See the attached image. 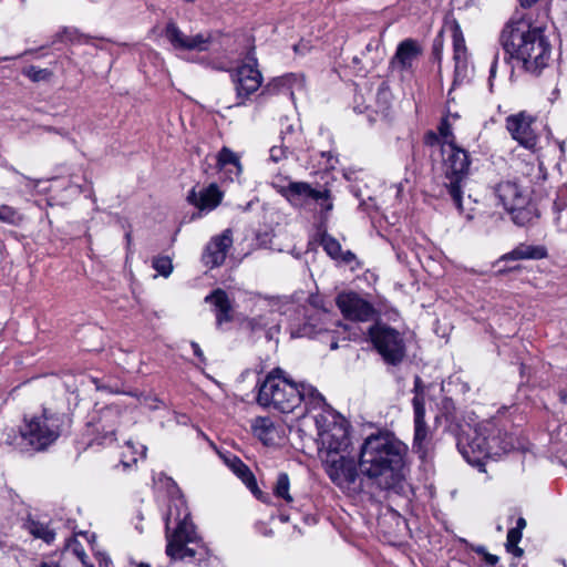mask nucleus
Returning <instances> with one entry per match:
<instances>
[{"instance_id":"nucleus-1","label":"nucleus","mask_w":567,"mask_h":567,"mask_svg":"<svg viewBox=\"0 0 567 567\" xmlns=\"http://www.w3.org/2000/svg\"><path fill=\"white\" fill-rule=\"evenodd\" d=\"M499 43L505 61L511 60L527 73L538 75L548 65L551 45L545 34V25L516 13L503 28Z\"/></svg>"},{"instance_id":"nucleus-2","label":"nucleus","mask_w":567,"mask_h":567,"mask_svg":"<svg viewBox=\"0 0 567 567\" xmlns=\"http://www.w3.org/2000/svg\"><path fill=\"white\" fill-rule=\"evenodd\" d=\"M456 446L468 464L485 472V460L507 453L515 444L513 436L501 429L494 420H486L474 425H461Z\"/></svg>"},{"instance_id":"nucleus-3","label":"nucleus","mask_w":567,"mask_h":567,"mask_svg":"<svg viewBox=\"0 0 567 567\" xmlns=\"http://www.w3.org/2000/svg\"><path fill=\"white\" fill-rule=\"evenodd\" d=\"M176 515L174 508L169 507L165 517V532H166V555L172 560L177 559H196L198 566L209 556V549L205 545L198 548L188 547V544L197 543V534L194 524L189 519L187 508H184L182 516L178 505L175 504Z\"/></svg>"},{"instance_id":"nucleus-4","label":"nucleus","mask_w":567,"mask_h":567,"mask_svg":"<svg viewBox=\"0 0 567 567\" xmlns=\"http://www.w3.org/2000/svg\"><path fill=\"white\" fill-rule=\"evenodd\" d=\"M359 470L380 489H390V433L380 432L368 436L360 447Z\"/></svg>"},{"instance_id":"nucleus-5","label":"nucleus","mask_w":567,"mask_h":567,"mask_svg":"<svg viewBox=\"0 0 567 567\" xmlns=\"http://www.w3.org/2000/svg\"><path fill=\"white\" fill-rule=\"evenodd\" d=\"M301 402L300 383L290 380L280 368L271 370L258 383L257 403L262 408L291 413Z\"/></svg>"},{"instance_id":"nucleus-6","label":"nucleus","mask_w":567,"mask_h":567,"mask_svg":"<svg viewBox=\"0 0 567 567\" xmlns=\"http://www.w3.org/2000/svg\"><path fill=\"white\" fill-rule=\"evenodd\" d=\"M69 424L70 419L64 413L43 409L40 415L24 417L20 436L33 451L42 452L61 436Z\"/></svg>"},{"instance_id":"nucleus-7","label":"nucleus","mask_w":567,"mask_h":567,"mask_svg":"<svg viewBox=\"0 0 567 567\" xmlns=\"http://www.w3.org/2000/svg\"><path fill=\"white\" fill-rule=\"evenodd\" d=\"M315 423L319 452L326 451L327 457H331L348 449L350 445L349 424L341 414L329 410L317 414Z\"/></svg>"},{"instance_id":"nucleus-8","label":"nucleus","mask_w":567,"mask_h":567,"mask_svg":"<svg viewBox=\"0 0 567 567\" xmlns=\"http://www.w3.org/2000/svg\"><path fill=\"white\" fill-rule=\"evenodd\" d=\"M442 150L446 155L444 159L446 179L444 187L455 207L462 213V194L470 169V155L465 150L456 146L453 141L443 146Z\"/></svg>"},{"instance_id":"nucleus-9","label":"nucleus","mask_w":567,"mask_h":567,"mask_svg":"<svg viewBox=\"0 0 567 567\" xmlns=\"http://www.w3.org/2000/svg\"><path fill=\"white\" fill-rule=\"evenodd\" d=\"M324 463L328 476L340 488L352 493H360L363 489V478L358 472L359 465L354 458L333 455L326 457Z\"/></svg>"},{"instance_id":"nucleus-10","label":"nucleus","mask_w":567,"mask_h":567,"mask_svg":"<svg viewBox=\"0 0 567 567\" xmlns=\"http://www.w3.org/2000/svg\"><path fill=\"white\" fill-rule=\"evenodd\" d=\"M231 80L235 84L236 96L239 100L237 105L244 104L262 84V75L258 70V60L255 47L246 54V62L231 71Z\"/></svg>"},{"instance_id":"nucleus-11","label":"nucleus","mask_w":567,"mask_h":567,"mask_svg":"<svg viewBox=\"0 0 567 567\" xmlns=\"http://www.w3.org/2000/svg\"><path fill=\"white\" fill-rule=\"evenodd\" d=\"M413 405V451L424 458L427 453V445L431 440L430 426L425 422V401L423 393L422 380L415 377Z\"/></svg>"},{"instance_id":"nucleus-12","label":"nucleus","mask_w":567,"mask_h":567,"mask_svg":"<svg viewBox=\"0 0 567 567\" xmlns=\"http://www.w3.org/2000/svg\"><path fill=\"white\" fill-rule=\"evenodd\" d=\"M409 446L392 434V492L408 496L412 491L408 482L410 474Z\"/></svg>"},{"instance_id":"nucleus-13","label":"nucleus","mask_w":567,"mask_h":567,"mask_svg":"<svg viewBox=\"0 0 567 567\" xmlns=\"http://www.w3.org/2000/svg\"><path fill=\"white\" fill-rule=\"evenodd\" d=\"M164 37L175 50L179 51H206L212 42V33L185 34L178 25L169 21L164 29Z\"/></svg>"},{"instance_id":"nucleus-14","label":"nucleus","mask_w":567,"mask_h":567,"mask_svg":"<svg viewBox=\"0 0 567 567\" xmlns=\"http://www.w3.org/2000/svg\"><path fill=\"white\" fill-rule=\"evenodd\" d=\"M506 130L519 145L532 150L537 144V133L533 127L534 117L525 111L506 117Z\"/></svg>"},{"instance_id":"nucleus-15","label":"nucleus","mask_w":567,"mask_h":567,"mask_svg":"<svg viewBox=\"0 0 567 567\" xmlns=\"http://www.w3.org/2000/svg\"><path fill=\"white\" fill-rule=\"evenodd\" d=\"M423 49L415 39L408 38L398 44L394 56H392V69L411 75L414 64L422 55Z\"/></svg>"},{"instance_id":"nucleus-16","label":"nucleus","mask_w":567,"mask_h":567,"mask_svg":"<svg viewBox=\"0 0 567 567\" xmlns=\"http://www.w3.org/2000/svg\"><path fill=\"white\" fill-rule=\"evenodd\" d=\"M337 306L350 320L367 321L373 315V307L355 292H344L337 297Z\"/></svg>"},{"instance_id":"nucleus-17","label":"nucleus","mask_w":567,"mask_h":567,"mask_svg":"<svg viewBox=\"0 0 567 567\" xmlns=\"http://www.w3.org/2000/svg\"><path fill=\"white\" fill-rule=\"evenodd\" d=\"M231 245L233 236L230 229H225L220 235L213 237L203 254L204 264L210 268L223 265Z\"/></svg>"},{"instance_id":"nucleus-18","label":"nucleus","mask_w":567,"mask_h":567,"mask_svg":"<svg viewBox=\"0 0 567 567\" xmlns=\"http://www.w3.org/2000/svg\"><path fill=\"white\" fill-rule=\"evenodd\" d=\"M276 190L295 208L305 207L317 195V189L307 182H292L287 185H274Z\"/></svg>"},{"instance_id":"nucleus-19","label":"nucleus","mask_w":567,"mask_h":567,"mask_svg":"<svg viewBox=\"0 0 567 567\" xmlns=\"http://www.w3.org/2000/svg\"><path fill=\"white\" fill-rule=\"evenodd\" d=\"M204 301L212 305L217 328H220L224 323H228L234 320L233 305L224 289H214L205 297Z\"/></svg>"},{"instance_id":"nucleus-20","label":"nucleus","mask_w":567,"mask_h":567,"mask_svg":"<svg viewBox=\"0 0 567 567\" xmlns=\"http://www.w3.org/2000/svg\"><path fill=\"white\" fill-rule=\"evenodd\" d=\"M496 195L506 210H515L527 204V196L513 182H502L496 187Z\"/></svg>"},{"instance_id":"nucleus-21","label":"nucleus","mask_w":567,"mask_h":567,"mask_svg":"<svg viewBox=\"0 0 567 567\" xmlns=\"http://www.w3.org/2000/svg\"><path fill=\"white\" fill-rule=\"evenodd\" d=\"M415 346V334L412 330L400 331L398 328H392V365L402 362Z\"/></svg>"},{"instance_id":"nucleus-22","label":"nucleus","mask_w":567,"mask_h":567,"mask_svg":"<svg viewBox=\"0 0 567 567\" xmlns=\"http://www.w3.org/2000/svg\"><path fill=\"white\" fill-rule=\"evenodd\" d=\"M368 336L372 347L390 364V327L377 321L368 329Z\"/></svg>"},{"instance_id":"nucleus-23","label":"nucleus","mask_w":567,"mask_h":567,"mask_svg":"<svg viewBox=\"0 0 567 567\" xmlns=\"http://www.w3.org/2000/svg\"><path fill=\"white\" fill-rule=\"evenodd\" d=\"M221 200V193L216 184H210L199 193L193 188L187 195V202L199 209H214Z\"/></svg>"},{"instance_id":"nucleus-24","label":"nucleus","mask_w":567,"mask_h":567,"mask_svg":"<svg viewBox=\"0 0 567 567\" xmlns=\"http://www.w3.org/2000/svg\"><path fill=\"white\" fill-rule=\"evenodd\" d=\"M326 330L319 311L316 310L311 313L306 311L303 323L291 328L290 334L291 338H313Z\"/></svg>"},{"instance_id":"nucleus-25","label":"nucleus","mask_w":567,"mask_h":567,"mask_svg":"<svg viewBox=\"0 0 567 567\" xmlns=\"http://www.w3.org/2000/svg\"><path fill=\"white\" fill-rule=\"evenodd\" d=\"M547 257V249L544 246H535L527 244H519L512 251L504 254L497 260V264L501 261H509V260H526L533 259L538 260Z\"/></svg>"},{"instance_id":"nucleus-26","label":"nucleus","mask_w":567,"mask_h":567,"mask_svg":"<svg viewBox=\"0 0 567 567\" xmlns=\"http://www.w3.org/2000/svg\"><path fill=\"white\" fill-rule=\"evenodd\" d=\"M231 471L241 480L247 488L258 498L261 499L262 492L258 488L256 477L250 468L238 457L234 456L229 462Z\"/></svg>"},{"instance_id":"nucleus-27","label":"nucleus","mask_w":567,"mask_h":567,"mask_svg":"<svg viewBox=\"0 0 567 567\" xmlns=\"http://www.w3.org/2000/svg\"><path fill=\"white\" fill-rule=\"evenodd\" d=\"M300 394H302V402H305L307 410L309 408L321 409V413L333 410L330 405L327 404L323 395L311 385L300 383Z\"/></svg>"},{"instance_id":"nucleus-28","label":"nucleus","mask_w":567,"mask_h":567,"mask_svg":"<svg viewBox=\"0 0 567 567\" xmlns=\"http://www.w3.org/2000/svg\"><path fill=\"white\" fill-rule=\"evenodd\" d=\"M217 167L219 169L228 168L229 173L235 176H239L241 173L239 156L226 146L217 155Z\"/></svg>"},{"instance_id":"nucleus-29","label":"nucleus","mask_w":567,"mask_h":567,"mask_svg":"<svg viewBox=\"0 0 567 567\" xmlns=\"http://www.w3.org/2000/svg\"><path fill=\"white\" fill-rule=\"evenodd\" d=\"M317 241L330 258L336 260L338 259V256H341L340 243L333 236L327 233V229L323 227V225L318 227Z\"/></svg>"},{"instance_id":"nucleus-30","label":"nucleus","mask_w":567,"mask_h":567,"mask_svg":"<svg viewBox=\"0 0 567 567\" xmlns=\"http://www.w3.org/2000/svg\"><path fill=\"white\" fill-rule=\"evenodd\" d=\"M27 530L35 538L42 539L47 544H52L55 538V532L48 524L41 523L33 518L25 522Z\"/></svg>"},{"instance_id":"nucleus-31","label":"nucleus","mask_w":567,"mask_h":567,"mask_svg":"<svg viewBox=\"0 0 567 567\" xmlns=\"http://www.w3.org/2000/svg\"><path fill=\"white\" fill-rule=\"evenodd\" d=\"M92 39H93L92 37L80 32V30L76 28L64 27V28H62V30L60 32H58L54 35V38L52 40V44H55L58 42H63L64 40H66L71 43L89 44Z\"/></svg>"},{"instance_id":"nucleus-32","label":"nucleus","mask_w":567,"mask_h":567,"mask_svg":"<svg viewBox=\"0 0 567 567\" xmlns=\"http://www.w3.org/2000/svg\"><path fill=\"white\" fill-rule=\"evenodd\" d=\"M275 430L274 422L267 416H257L251 421V431L264 443L271 440Z\"/></svg>"},{"instance_id":"nucleus-33","label":"nucleus","mask_w":567,"mask_h":567,"mask_svg":"<svg viewBox=\"0 0 567 567\" xmlns=\"http://www.w3.org/2000/svg\"><path fill=\"white\" fill-rule=\"evenodd\" d=\"M389 95H390V92H389L388 83L385 81H383L377 92L378 109L375 110V114L381 115L382 121H384L385 123H388V116H389V111H390Z\"/></svg>"},{"instance_id":"nucleus-34","label":"nucleus","mask_w":567,"mask_h":567,"mask_svg":"<svg viewBox=\"0 0 567 567\" xmlns=\"http://www.w3.org/2000/svg\"><path fill=\"white\" fill-rule=\"evenodd\" d=\"M290 488V480L287 473L281 472L278 474L275 486L274 494L277 498L284 499L287 504L292 503L293 498L289 493Z\"/></svg>"},{"instance_id":"nucleus-35","label":"nucleus","mask_w":567,"mask_h":567,"mask_svg":"<svg viewBox=\"0 0 567 567\" xmlns=\"http://www.w3.org/2000/svg\"><path fill=\"white\" fill-rule=\"evenodd\" d=\"M312 202L317 203L321 209L322 223L328 218V214L333 209L332 196L329 189L318 190Z\"/></svg>"},{"instance_id":"nucleus-36","label":"nucleus","mask_w":567,"mask_h":567,"mask_svg":"<svg viewBox=\"0 0 567 567\" xmlns=\"http://www.w3.org/2000/svg\"><path fill=\"white\" fill-rule=\"evenodd\" d=\"M275 315L274 311H269L268 313L260 315L254 318H248L246 320V326L251 332H256L259 330L267 329L272 317Z\"/></svg>"},{"instance_id":"nucleus-37","label":"nucleus","mask_w":567,"mask_h":567,"mask_svg":"<svg viewBox=\"0 0 567 567\" xmlns=\"http://www.w3.org/2000/svg\"><path fill=\"white\" fill-rule=\"evenodd\" d=\"M522 539V532L518 529L511 528L507 533L506 538V549L507 551L514 554L517 557H520L523 555V549L519 548L517 545Z\"/></svg>"},{"instance_id":"nucleus-38","label":"nucleus","mask_w":567,"mask_h":567,"mask_svg":"<svg viewBox=\"0 0 567 567\" xmlns=\"http://www.w3.org/2000/svg\"><path fill=\"white\" fill-rule=\"evenodd\" d=\"M508 212L512 214L513 221L518 226H525L536 217L532 208L526 207V205L522 208Z\"/></svg>"},{"instance_id":"nucleus-39","label":"nucleus","mask_w":567,"mask_h":567,"mask_svg":"<svg viewBox=\"0 0 567 567\" xmlns=\"http://www.w3.org/2000/svg\"><path fill=\"white\" fill-rule=\"evenodd\" d=\"M152 267L163 277L167 278L173 271L172 259L167 256H157L152 260Z\"/></svg>"},{"instance_id":"nucleus-40","label":"nucleus","mask_w":567,"mask_h":567,"mask_svg":"<svg viewBox=\"0 0 567 567\" xmlns=\"http://www.w3.org/2000/svg\"><path fill=\"white\" fill-rule=\"evenodd\" d=\"M295 148V145H290L284 141H281V144L274 145L270 148V159L275 163H278L279 161L287 158L289 154H292V151Z\"/></svg>"},{"instance_id":"nucleus-41","label":"nucleus","mask_w":567,"mask_h":567,"mask_svg":"<svg viewBox=\"0 0 567 567\" xmlns=\"http://www.w3.org/2000/svg\"><path fill=\"white\" fill-rule=\"evenodd\" d=\"M23 74L32 82L48 81L52 76V72L49 69H40L34 65L24 69Z\"/></svg>"},{"instance_id":"nucleus-42","label":"nucleus","mask_w":567,"mask_h":567,"mask_svg":"<svg viewBox=\"0 0 567 567\" xmlns=\"http://www.w3.org/2000/svg\"><path fill=\"white\" fill-rule=\"evenodd\" d=\"M20 220L21 216L13 207L8 205L0 206V221L17 225Z\"/></svg>"},{"instance_id":"nucleus-43","label":"nucleus","mask_w":567,"mask_h":567,"mask_svg":"<svg viewBox=\"0 0 567 567\" xmlns=\"http://www.w3.org/2000/svg\"><path fill=\"white\" fill-rule=\"evenodd\" d=\"M454 60L456 62V69H458L461 64L465 65L466 48L462 37H454Z\"/></svg>"},{"instance_id":"nucleus-44","label":"nucleus","mask_w":567,"mask_h":567,"mask_svg":"<svg viewBox=\"0 0 567 567\" xmlns=\"http://www.w3.org/2000/svg\"><path fill=\"white\" fill-rule=\"evenodd\" d=\"M439 133L441 135V137L444 140V145L443 146H446L447 143H450L451 141H447V138H453V133H452V127H451V124L449 123L447 118H443L440 123V126H439Z\"/></svg>"},{"instance_id":"nucleus-45","label":"nucleus","mask_w":567,"mask_h":567,"mask_svg":"<svg viewBox=\"0 0 567 567\" xmlns=\"http://www.w3.org/2000/svg\"><path fill=\"white\" fill-rule=\"evenodd\" d=\"M296 135V130L292 124H287L282 127L280 133V140L293 145V136Z\"/></svg>"},{"instance_id":"nucleus-46","label":"nucleus","mask_w":567,"mask_h":567,"mask_svg":"<svg viewBox=\"0 0 567 567\" xmlns=\"http://www.w3.org/2000/svg\"><path fill=\"white\" fill-rule=\"evenodd\" d=\"M298 76L296 74H288L281 78H277L274 80V86L277 89L289 87L291 85V81H297Z\"/></svg>"},{"instance_id":"nucleus-47","label":"nucleus","mask_w":567,"mask_h":567,"mask_svg":"<svg viewBox=\"0 0 567 567\" xmlns=\"http://www.w3.org/2000/svg\"><path fill=\"white\" fill-rule=\"evenodd\" d=\"M115 441V433L114 431H107L105 432L101 437H96L93 441L89 443V445H105L109 443H112Z\"/></svg>"},{"instance_id":"nucleus-48","label":"nucleus","mask_w":567,"mask_h":567,"mask_svg":"<svg viewBox=\"0 0 567 567\" xmlns=\"http://www.w3.org/2000/svg\"><path fill=\"white\" fill-rule=\"evenodd\" d=\"M337 261H340L344 265H351L352 262H357V266H360V262L357 260L355 255L351 250L342 251L341 256H338Z\"/></svg>"},{"instance_id":"nucleus-49","label":"nucleus","mask_w":567,"mask_h":567,"mask_svg":"<svg viewBox=\"0 0 567 567\" xmlns=\"http://www.w3.org/2000/svg\"><path fill=\"white\" fill-rule=\"evenodd\" d=\"M190 347L193 349L194 355L199 360V362L205 363L206 362V358H205L204 352L200 349L199 344L197 342H195V341H192L190 342Z\"/></svg>"},{"instance_id":"nucleus-50","label":"nucleus","mask_w":567,"mask_h":567,"mask_svg":"<svg viewBox=\"0 0 567 567\" xmlns=\"http://www.w3.org/2000/svg\"><path fill=\"white\" fill-rule=\"evenodd\" d=\"M391 515H392V523L394 522L396 526H400V524L405 525V520L403 519V517L393 508H392Z\"/></svg>"},{"instance_id":"nucleus-51","label":"nucleus","mask_w":567,"mask_h":567,"mask_svg":"<svg viewBox=\"0 0 567 567\" xmlns=\"http://www.w3.org/2000/svg\"><path fill=\"white\" fill-rule=\"evenodd\" d=\"M497 63H498V55L496 54L494 56V60H493L491 69H489V78L491 79L494 78L496 74Z\"/></svg>"},{"instance_id":"nucleus-52","label":"nucleus","mask_w":567,"mask_h":567,"mask_svg":"<svg viewBox=\"0 0 567 567\" xmlns=\"http://www.w3.org/2000/svg\"><path fill=\"white\" fill-rule=\"evenodd\" d=\"M485 561L489 565V566H495L497 563H498V557L495 556V555H492V554H487L485 556Z\"/></svg>"},{"instance_id":"nucleus-53","label":"nucleus","mask_w":567,"mask_h":567,"mask_svg":"<svg viewBox=\"0 0 567 567\" xmlns=\"http://www.w3.org/2000/svg\"><path fill=\"white\" fill-rule=\"evenodd\" d=\"M526 527V520L525 518L523 517H519L516 522V527H514V529H518L519 532H522L524 528Z\"/></svg>"},{"instance_id":"nucleus-54","label":"nucleus","mask_w":567,"mask_h":567,"mask_svg":"<svg viewBox=\"0 0 567 567\" xmlns=\"http://www.w3.org/2000/svg\"><path fill=\"white\" fill-rule=\"evenodd\" d=\"M520 6L523 8H530L533 4H535L538 0H518Z\"/></svg>"},{"instance_id":"nucleus-55","label":"nucleus","mask_w":567,"mask_h":567,"mask_svg":"<svg viewBox=\"0 0 567 567\" xmlns=\"http://www.w3.org/2000/svg\"><path fill=\"white\" fill-rule=\"evenodd\" d=\"M320 155H321V157H327L328 158L327 159V164H326L327 167L328 166L333 167V165L330 164V159L332 158L330 152H320Z\"/></svg>"},{"instance_id":"nucleus-56","label":"nucleus","mask_w":567,"mask_h":567,"mask_svg":"<svg viewBox=\"0 0 567 567\" xmlns=\"http://www.w3.org/2000/svg\"><path fill=\"white\" fill-rule=\"evenodd\" d=\"M434 141H437V136L432 132L427 133L426 142L432 144Z\"/></svg>"},{"instance_id":"nucleus-57","label":"nucleus","mask_w":567,"mask_h":567,"mask_svg":"<svg viewBox=\"0 0 567 567\" xmlns=\"http://www.w3.org/2000/svg\"><path fill=\"white\" fill-rule=\"evenodd\" d=\"M559 396H560V400L564 402V403H567V391L566 390H561L559 392Z\"/></svg>"},{"instance_id":"nucleus-58","label":"nucleus","mask_w":567,"mask_h":567,"mask_svg":"<svg viewBox=\"0 0 567 567\" xmlns=\"http://www.w3.org/2000/svg\"><path fill=\"white\" fill-rule=\"evenodd\" d=\"M39 567H60L55 563H42Z\"/></svg>"},{"instance_id":"nucleus-59","label":"nucleus","mask_w":567,"mask_h":567,"mask_svg":"<svg viewBox=\"0 0 567 567\" xmlns=\"http://www.w3.org/2000/svg\"><path fill=\"white\" fill-rule=\"evenodd\" d=\"M276 329L277 331L279 330V327L278 326H275V327H270L268 328V331H267V336L270 338L271 337V331Z\"/></svg>"},{"instance_id":"nucleus-60","label":"nucleus","mask_w":567,"mask_h":567,"mask_svg":"<svg viewBox=\"0 0 567 567\" xmlns=\"http://www.w3.org/2000/svg\"><path fill=\"white\" fill-rule=\"evenodd\" d=\"M44 130H45L47 132H53V133L58 132V128L52 127V126H47Z\"/></svg>"},{"instance_id":"nucleus-61","label":"nucleus","mask_w":567,"mask_h":567,"mask_svg":"<svg viewBox=\"0 0 567 567\" xmlns=\"http://www.w3.org/2000/svg\"><path fill=\"white\" fill-rule=\"evenodd\" d=\"M121 464L124 466V468L131 467V463L126 461H121Z\"/></svg>"},{"instance_id":"nucleus-62","label":"nucleus","mask_w":567,"mask_h":567,"mask_svg":"<svg viewBox=\"0 0 567 567\" xmlns=\"http://www.w3.org/2000/svg\"><path fill=\"white\" fill-rule=\"evenodd\" d=\"M561 196H567V185L560 190Z\"/></svg>"},{"instance_id":"nucleus-63","label":"nucleus","mask_w":567,"mask_h":567,"mask_svg":"<svg viewBox=\"0 0 567 567\" xmlns=\"http://www.w3.org/2000/svg\"><path fill=\"white\" fill-rule=\"evenodd\" d=\"M82 563H83V567H94L93 565L87 564V563H86V561H84V560H82Z\"/></svg>"},{"instance_id":"nucleus-64","label":"nucleus","mask_w":567,"mask_h":567,"mask_svg":"<svg viewBox=\"0 0 567 567\" xmlns=\"http://www.w3.org/2000/svg\"><path fill=\"white\" fill-rule=\"evenodd\" d=\"M137 567H151V566L146 563H141Z\"/></svg>"}]
</instances>
